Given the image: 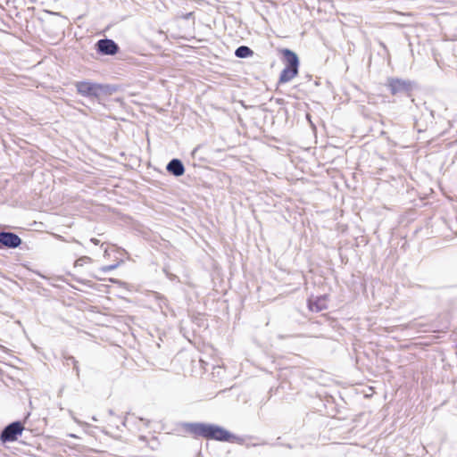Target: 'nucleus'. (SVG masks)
I'll return each instance as SVG.
<instances>
[{
	"instance_id": "1",
	"label": "nucleus",
	"mask_w": 457,
	"mask_h": 457,
	"mask_svg": "<svg viewBox=\"0 0 457 457\" xmlns=\"http://www.w3.org/2000/svg\"><path fill=\"white\" fill-rule=\"evenodd\" d=\"M188 431L195 437H203L207 440H216L221 442H229L235 443L239 441V437L233 435L229 431L225 428L213 425V424H205V423H194L190 424L188 427Z\"/></svg>"
},
{
	"instance_id": "2",
	"label": "nucleus",
	"mask_w": 457,
	"mask_h": 457,
	"mask_svg": "<svg viewBox=\"0 0 457 457\" xmlns=\"http://www.w3.org/2000/svg\"><path fill=\"white\" fill-rule=\"evenodd\" d=\"M279 52L283 55L285 67L279 74L278 82L285 84L298 75L299 59L296 54L290 49L284 48Z\"/></svg>"
},
{
	"instance_id": "3",
	"label": "nucleus",
	"mask_w": 457,
	"mask_h": 457,
	"mask_svg": "<svg viewBox=\"0 0 457 457\" xmlns=\"http://www.w3.org/2000/svg\"><path fill=\"white\" fill-rule=\"evenodd\" d=\"M386 86L392 96L405 95L411 96L413 89L411 81L399 78H389Z\"/></svg>"
},
{
	"instance_id": "4",
	"label": "nucleus",
	"mask_w": 457,
	"mask_h": 457,
	"mask_svg": "<svg viewBox=\"0 0 457 457\" xmlns=\"http://www.w3.org/2000/svg\"><path fill=\"white\" fill-rule=\"evenodd\" d=\"M24 430L23 425L20 421L12 422L8 425L1 433L0 440L3 443L13 442L21 435Z\"/></svg>"
},
{
	"instance_id": "5",
	"label": "nucleus",
	"mask_w": 457,
	"mask_h": 457,
	"mask_svg": "<svg viewBox=\"0 0 457 457\" xmlns=\"http://www.w3.org/2000/svg\"><path fill=\"white\" fill-rule=\"evenodd\" d=\"M77 91L83 96H96L102 89L101 85L89 81H79L75 85Z\"/></svg>"
},
{
	"instance_id": "6",
	"label": "nucleus",
	"mask_w": 457,
	"mask_h": 457,
	"mask_svg": "<svg viewBox=\"0 0 457 457\" xmlns=\"http://www.w3.org/2000/svg\"><path fill=\"white\" fill-rule=\"evenodd\" d=\"M97 51L103 54L114 55L119 51L118 45L112 39H100L96 43Z\"/></svg>"
},
{
	"instance_id": "7",
	"label": "nucleus",
	"mask_w": 457,
	"mask_h": 457,
	"mask_svg": "<svg viewBox=\"0 0 457 457\" xmlns=\"http://www.w3.org/2000/svg\"><path fill=\"white\" fill-rule=\"evenodd\" d=\"M0 244L8 248H16L21 244V239L14 233L0 232Z\"/></svg>"
},
{
	"instance_id": "8",
	"label": "nucleus",
	"mask_w": 457,
	"mask_h": 457,
	"mask_svg": "<svg viewBox=\"0 0 457 457\" xmlns=\"http://www.w3.org/2000/svg\"><path fill=\"white\" fill-rule=\"evenodd\" d=\"M328 295H320L308 300V308L311 312H319L328 309Z\"/></svg>"
},
{
	"instance_id": "9",
	"label": "nucleus",
	"mask_w": 457,
	"mask_h": 457,
	"mask_svg": "<svg viewBox=\"0 0 457 457\" xmlns=\"http://www.w3.org/2000/svg\"><path fill=\"white\" fill-rule=\"evenodd\" d=\"M166 169L170 173H171L177 177L183 175L185 172L184 165L179 159L171 160L168 163Z\"/></svg>"
},
{
	"instance_id": "10",
	"label": "nucleus",
	"mask_w": 457,
	"mask_h": 457,
	"mask_svg": "<svg viewBox=\"0 0 457 457\" xmlns=\"http://www.w3.org/2000/svg\"><path fill=\"white\" fill-rule=\"evenodd\" d=\"M235 54L238 58H246L252 56L253 52L248 46H241L236 50Z\"/></svg>"
},
{
	"instance_id": "11",
	"label": "nucleus",
	"mask_w": 457,
	"mask_h": 457,
	"mask_svg": "<svg viewBox=\"0 0 457 457\" xmlns=\"http://www.w3.org/2000/svg\"><path fill=\"white\" fill-rule=\"evenodd\" d=\"M92 263H93L92 258H90L88 256H81V257H79V259L76 260V262L74 263V267L76 269H78V268H81V267H84V266L90 265Z\"/></svg>"
},
{
	"instance_id": "12",
	"label": "nucleus",
	"mask_w": 457,
	"mask_h": 457,
	"mask_svg": "<svg viewBox=\"0 0 457 457\" xmlns=\"http://www.w3.org/2000/svg\"><path fill=\"white\" fill-rule=\"evenodd\" d=\"M117 266H118V264L104 266L101 270H102V271L106 272V271H109V270L116 269Z\"/></svg>"
},
{
	"instance_id": "13",
	"label": "nucleus",
	"mask_w": 457,
	"mask_h": 457,
	"mask_svg": "<svg viewBox=\"0 0 457 457\" xmlns=\"http://www.w3.org/2000/svg\"><path fill=\"white\" fill-rule=\"evenodd\" d=\"M92 241L96 245L97 244V240H94L92 239Z\"/></svg>"
}]
</instances>
